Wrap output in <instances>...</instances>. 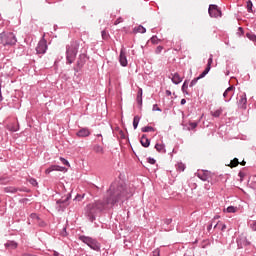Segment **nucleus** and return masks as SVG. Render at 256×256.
<instances>
[{"label":"nucleus","instance_id":"1","mask_svg":"<svg viewBox=\"0 0 256 256\" xmlns=\"http://www.w3.org/2000/svg\"><path fill=\"white\" fill-rule=\"evenodd\" d=\"M107 195L108 197L105 201H96L86 206V215L89 217L90 221L95 220L97 213H101V211H105L106 209H111L115 203L125 201V199H129L133 194L127 191V188L114 182L107 191Z\"/></svg>","mask_w":256,"mask_h":256},{"label":"nucleus","instance_id":"2","mask_svg":"<svg viewBox=\"0 0 256 256\" xmlns=\"http://www.w3.org/2000/svg\"><path fill=\"white\" fill-rule=\"evenodd\" d=\"M79 50V43L72 42L70 45L67 46L66 50V59L67 63L71 65V63L75 62V59L77 58V51Z\"/></svg>","mask_w":256,"mask_h":256},{"label":"nucleus","instance_id":"3","mask_svg":"<svg viewBox=\"0 0 256 256\" xmlns=\"http://www.w3.org/2000/svg\"><path fill=\"white\" fill-rule=\"evenodd\" d=\"M0 43L4 47L7 45L13 46L15 43H17V38L13 32H2L0 34Z\"/></svg>","mask_w":256,"mask_h":256},{"label":"nucleus","instance_id":"4","mask_svg":"<svg viewBox=\"0 0 256 256\" xmlns=\"http://www.w3.org/2000/svg\"><path fill=\"white\" fill-rule=\"evenodd\" d=\"M79 239L80 241L88 245V247H90L91 249H94V251H97V249H99V246L97 245V241L93 240L92 238L87 236H80Z\"/></svg>","mask_w":256,"mask_h":256},{"label":"nucleus","instance_id":"5","mask_svg":"<svg viewBox=\"0 0 256 256\" xmlns=\"http://www.w3.org/2000/svg\"><path fill=\"white\" fill-rule=\"evenodd\" d=\"M208 13L210 17H215V18L221 17V10L215 4H212L209 6Z\"/></svg>","mask_w":256,"mask_h":256},{"label":"nucleus","instance_id":"6","mask_svg":"<svg viewBox=\"0 0 256 256\" xmlns=\"http://www.w3.org/2000/svg\"><path fill=\"white\" fill-rule=\"evenodd\" d=\"M47 51V40L42 39L39 41L37 47H36V52L39 55H43Z\"/></svg>","mask_w":256,"mask_h":256},{"label":"nucleus","instance_id":"7","mask_svg":"<svg viewBox=\"0 0 256 256\" xmlns=\"http://www.w3.org/2000/svg\"><path fill=\"white\" fill-rule=\"evenodd\" d=\"M211 65H213V55H210L207 66L205 70L199 75V79H203V77H205L211 71Z\"/></svg>","mask_w":256,"mask_h":256},{"label":"nucleus","instance_id":"8","mask_svg":"<svg viewBox=\"0 0 256 256\" xmlns=\"http://www.w3.org/2000/svg\"><path fill=\"white\" fill-rule=\"evenodd\" d=\"M233 91H235V86L228 87L225 92L223 93L224 99H228L227 101H231L233 97Z\"/></svg>","mask_w":256,"mask_h":256},{"label":"nucleus","instance_id":"9","mask_svg":"<svg viewBox=\"0 0 256 256\" xmlns=\"http://www.w3.org/2000/svg\"><path fill=\"white\" fill-rule=\"evenodd\" d=\"M119 61H120V65H122V67H127V54H125V50L121 49L120 51V56H119Z\"/></svg>","mask_w":256,"mask_h":256},{"label":"nucleus","instance_id":"10","mask_svg":"<svg viewBox=\"0 0 256 256\" xmlns=\"http://www.w3.org/2000/svg\"><path fill=\"white\" fill-rule=\"evenodd\" d=\"M52 171H65V167H61L59 165H52L45 170V173L46 175H49V173H52Z\"/></svg>","mask_w":256,"mask_h":256},{"label":"nucleus","instance_id":"11","mask_svg":"<svg viewBox=\"0 0 256 256\" xmlns=\"http://www.w3.org/2000/svg\"><path fill=\"white\" fill-rule=\"evenodd\" d=\"M239 105H240V107H242V109L247 108V94L243 93L240 96Z\"/></svg>","mask_w":256,"mask_h":256},{"label":"nucleus","instance_id":"12","mask_svg":"<svg viewBox=\"0 0 256 256\" xmlns=\"http://www.w3.org/2000/svg\"><path fill=\"white\" fill-rule=\"evenodd\" d=\"M91 132L87 128H82L80 131L77 132L78 137H89Z\"/></svg>","mask_w":256,"mask_h":256},{"label":"nucleus","instance_id":"13","mask_svg":"<svg viewBox=\"0 0 256 256\" xmlns=\"http://www.w3.org/2000/svg\"><path fill=\"white\" fill-rule=\"evenodd\" d=\"M7 130L12 131L13 133H15L16 131H19V124L10 123V124L7 125Z\"/></svg>","mask_w":256,"mask_h":256},{"label":"nucleus","instance_id":"14","mask_svg":"<svg viewBox=\"0 0 256 256\" xmlns=\"http://www.w3.org/2000/svg\"><path fill=\"white\" fill-rule=\"evenodd\" d=\"M183 81V78L179 75V73H174L172 76V82L175 83V85H179Z\"/></svg>","mask_w":256,"mask_h":256},{"label":"nucleus","instance_id":"15","mask_svg":"<svg viewBox=\"0 0 256 256\" xmlns=\"http://www.w3.org/2000/svg\"><path fill=\"white\" fill-rule=\"evenodd\" d=\"M140 143L142 147H149V145H151V142L148 140L146 135H142Z\"/></svg>","mask_w":256,"mask_h":256},{"label":"nucleus","instance_id":"16","mask_svg":"<svg viewBox=\"0 0 256 256\" xmlns=\"http://www.w3.org/2000/svg\"><path fill=\"white\" fill-rule=\"evenodd\" d=\"M93 151L98 153L99 155H103V153H105V150L103 149V146L98 145V144L94 145Z\"/></svg>","mask_w":256,"mask_h":256},{"label":"nucleus","instance_id":"17","mask_svg":"<svg viewBox=\"0 0 256 256\" xmlns=\"http://www.w3.org/2000/svg\"><path fill=\"white\" fill-rule=\"evenodd\" d=\"M222 113H223V108H219L215 111H211L212 117H221Z\"/></svg>","mask_w":256,"mask_h":256},{"label":"nucleus","instance_id":"18","mask_svg":"<svg viewBox=\"0 0 256 256\" xmlns=\"http://www.w3.org/2000/svg\"><path fill=\"white\" fill-rule=\"evenodd\" d=\"M214 229H221V231H225L227 229V225L217 222L214 226Z\"/></svg>","mask_w":256,"mask_h":256},{"label":"nucleus","instance_id":"19","mask_svg":"<svg viewBox=\"0 0 256 256\" xmlns=\"http://www.w3.org/2000/svg\"><path fill=\"white\" fill-rule=\"evenodd\" d=\"M198 177L199 179H201V181H208L209 180V174L202 172V173H198Z\"/></svg>","mask_w":256,"mask_h":256},{"label":"nucleus","instance_id":"20","mask_svg":"<svg viewBox=\"0 0 256 256\" xmlns=\"http://www.w3.org/2000/svg\"><path fill=\"white\" fill-rule=\"evenodd\" d=\"M155 149L158 153H165V145L163 144H156Z\"/></svg>","mask_w":256,"mask_h":256},{"label":"nucleus","instance_id":"21","mask_svg":"<svg viewBox=\"0 0 256 256\" xmlns=\"http://www.w3.org/2000/svg\"><path fill=\"white\" fill-rule=\"evenodd\" d=\"M188 125H189L188 131H193V130L197 129L198 123L197 122H189Z\"/></svg>","mask_w":256,"mask_h":256},{"label":"nucleus","instance_id":"22","mask_svg":"<svg viewBox=\"0 0 256 256\" xmlns=\"http://www.w3.org/2000/svg\"><path fill=\"white\" fill-rule=\"evenodd\" d=\"M247 11L248 13H253V2L251 0L247 1Z\"/></svg>","mask_w":256,"mask_h":256},{"label":"nucleus","instance_id":"23","mask_svg":"<svg viewBox=\"0 0 256 256\" xmlns=\"http://www.w3.org/2000/svg\"><path fill=\"white\" fill-rule=\"evenodd\" d=\"M147 30L143 26H138L137 28H134L135 33H145Z\"/></svg>","mask_w":256,"mask_h":256},{"label":"nucleus","instance_id":"24","mask_svg":"<svg viewBox=\"0 0 256 256\" xmlns=\"http://www.w3.org/2000/svg\"><path fill=\"white\" fill-rule=\"evenodd\" d=\"M141 118H139V116H135L133 119V127L134 129H137V127L139 126V121Z\"/></svg>","mask_w":256,"mask_h":256},{"label":"nucleus","instance_id":"25","mask_svg":"<svg viewBox=\"0 0 256 256\" xmlns=\"http://www.w3.org/2000/svg\"><path fill=\"white\" fill-rule=\"evenodd\" d=\"M239 165V159L234 158L231 162L229 167H231L233 169V167H237Z\"/></svg>","mask_w":256,"mask_h":256},{"label":"nucleus","instance_id":"26","mask_svg":"<svg viewBox=\"0 0 256 256\" xmlns=\"http://www.w3.org/2000/svg\"><path fill=\"white\" fill-rule=\"evenodd\" d=\"M176 169H177V171H179L180 173L181 172H183V171H185V164H183V163H178L177 165H176Z\"/></svg>","mask_w":256,"mask_h":256},{"label":"nucleus","instance_id":"27","mask_svg":"<svg viewBox=\"0 0 256 256\" xmlns=\"http://www.w3.org/2000/svg\"><path fill=\"white\" fill-rule=\"evenodd\" d=\"M246 37H248V39H249L250 41H253V43H256V35H255V34H253V33H247V34H246Z\"/></svg>","mask_w":256,"mask_h":256},{"label":"nucleus","instance_id":"28","mask_svg":"<svg viewBox=\"0 0 256 256\" xmlns=\"http://www.w3.org/2000/svg\"><path fill=\"white\" fill-rule=\"evenodd\" d=\"M151 131H155V128H153L151 126H146V127L142 128L143 133H149Z\"/></svg>","mask_w":256,"mask_h":256},{"label":"nucleus","instance_id":"29","mask_svg":"<svg viewBox=\"0 0 256 256\" xmlns=\"http://www.w3.org/2000/svg\"><path fill=\"white\" fill-rule=\"evenodd\" d=\"M6 247H10L11 249H17V243L14 241L6 243Z\"/></svg>","mask_w":256,"mask_h":256},{"label":"nucleus","instance_id":"30","mask_svg":"<svg viewBox=\"0 0 256 256\" xmlns=\"http://www.w3.org/2000/svg\"><path fill=\"white\" fill-rule=\"evenodd\" d=\"M6 193H17V188L15 187H7L5 188Z\"/></svg>","mask_w":256,"mask_h":256},{"label":"nucleus","instance_id":"31","mask_svg":"<svg viewBox=\"0 0 256 256\" xmlns=\"http://www.w3.org/2000/svg\"><path fill=\"white\" fill-rule=\"evenodd\" d=\"M227 213H235L237 211V208L233 207V206H229L226 209Z\"/></svg>","mask_w":256,"mask_h":256},{"label":"nucleus","instance_id":"32","mask_svg":"<svg viewBox=\"0 0 256 256\" xmlns=\"http://www.w3.org/2000/svg\"><path fill=\"white\" fill-rule=\"evenodd\" d=\"M199 79H201V78H199V76H198L197 78H194V79L191 81V83H190V87H193V85H197V82L199 81Z\"/></svg>","mask_w":256,"mask_h":256},{"label":"nucleus","instance_id":"33","mask_svg":"<svg viewBox=\"0 0 256 256\" xmlns=\"http://www.w3.org/2000/svg\"><path fill=\"white\" fill-rule=\"evenodd\" d=\"M60 161L63 163V165H67V167H71V165L69 164V161H67L65 158L61 157Z\"/></svg>","mask_w":256,"mask_h":256},{"label":"nucleus","instance_id":"34","mask_svg":"<svg viewBox=\"0 0 256 256\" xmlns=\"http://www.w3.org/2000/svg\"><path fill=\"white\" fill-rule=\"evenodd\" d=\"M152 256H161V251L159 249L154 250Z\"/></svg>","mask_w":256,"mask_h":256},{"label":"nucleus","instance_id":"35","mask_svg":"<svg viewBox=\"0 0 256 256\" xmlns=\"http://www.w3.org/2000/svg\"><path fill=\"white\" fill-rule=\"evenodd\" d=\"M172 222H173V219H171V218L164 219L165 225H171Z\"/></svg>","mask_w":256,"mask_h":256},{"label":"nucleus","instance_id":"36","mask_svg":"<svg viewBox=\"0 0 256 256\" xmlns=\"http://www.w3.org/2000/svg\"><path fill=\"white\" fill-rule=\"evenodd\" d=\"M161 51H163V46H158V47L156 48V50H155V53H156L157 55H159V53H161Z\"/></svg>","mask_w":256,"mask_h":256},{"label":"nucleus","instance_id":"37","mask_svg":"<svg viewBox=\"0 0 256 256\" xmlns=\"http://www.w3.org/2000/svg\"><path fill=\"white\" fill-rule=\"evenodd\" d=\"M102 39H109V34L106 31H102Z\"/></svg>","mask_w":256,"mask_h":256},{"label":"nucleus","instance_id":"38","mask_svg":"<svg viewBox=\"0 0 256 256\" xmlns=\"http://www.w3.org/2000/svg\"><path fill=\"white\" fill-rule=\"evenodd\" d=\"M119 23H123V18H118V19L114 22V25H119Z\"/></svg>","mask_w":256,"mask_h":256},{"label":"nucleus","instance_id":"39","mask_svg":"<svg viewBox=\"0 0 256 256\" xmlns=\"http://www.w3.org/2000/svg\"><path fill=\"white\" fill-rule=\"evenodd\" d=\"M148 163H150V165H155L156 161L153 158H148Z\"/></svg>","mask_w":256,"mask_h":256},{"label":"nucleus","instance_id":"40","mask_svg":"<svg viewBox=\"0 0 256 256\" xmlns=\"http://www.w3.org/2000/svg\"><path fill=\"white\" fill-rule=\"evenodd\" d=\"M152 111H161V108H159V106H157V104H155L152 108Z\"/></svg>","mask_w":256,"mask_h":256},{"label":"nucleus","instance_id":"41","mask_svg":"<svg viewBox=\"0 0 256 256\" xmlns=\"http://www.w3.org/2000/svg\"><path fill=\"white\" fill-rule=\"evenodd\" d=\"M137 101L141 105L143 103V96H137Z\"/></svg>","mask_w":256,"mask_h":256},{"label":"nucleus","instance_id":"42","mask_svg":"<svg viewBox=\"0 0 256 256\" xmlns=\"http://www.w3.org/2000/svg\"><path fill=\"white\" fill-rule=\"evenodd\" d=\"M252 231H256V222H253L251 225H250Z\"/></svg>","mask_w":256,"mask_h":256},{"label":"nucleus","instance_id":"43","mask_svg":"<svg viewBox=\"0 0 256 256\" xmlns=\"http://www.w3.org/2000/svg\"><path fill=\"white\" fill-rule=\"evenodd\" d=\"M30 183H31V185H37V180H35V179H30Z\"/></svg>","mask_w":256,"mask_h":256},{"label":"nucleus","instance_id":"44","mask_svg":"<svg viewBox=\"0 0 256 256\" xmlns=\"http://www.w3.org/2000/svg\"><path fill=\"white\" fill-rule=\"evenodd\" d=\"M239 177H240V179H241V181H243V177H245V173H243V172H239Z\"/></svg>","mask_w":256,"mask_h":256},{"label":"nucleus","instance_id":"45","mask_svg":"<svg viewBox=\"0 0 256 256\" xmlns=\"http://www.w3.org/2000/svg\"><path fill=\"white\" fill-rule=\"evenodd\" d=\"M151 41H152V43H157V36H153L152 38H151Z\"/></svg>","mask_w":256,"mask_h":256},{"label":"nucleus","instance_id":"46","mask_svg":"<svg viewBox=\"0 0 256 256\" xmlns=\"http://www.w3.org/2000/svg\"><path fill=\"white\" fill-rule=\"evenodd\" d=\"M187 82H184V84L182 85V91H185V89H187Z\"/></svg>","mask_w":256,"mask_h":256},{"label":"nucleus","instance_id":"47","mask_svg":"<svg viewBox=\"0 0 256 256\" xmlns=\"http://www.w3.org/2000/svg\"><path fill=\"white\" fill-rule=\"evenodd\" d=\"M138 97H143V90L142 89L139 90Z\"/></svg>","mask_w":256,"mask_h":256},{"label":"nucleus","instance_id":"48","mask_svg":"<svg viewBox=\"0 0 256 256\" xmlns=\"http://www.w3.org/2000/svg\"><path fill=\"white\" fill-rule=\"evenodd\" d=\"M32 219H39V216L37 214H31Z\"/></svg>","mask_w":256,"mask_h":256},{"label":"nucleus","instance_id":"49","mask_svg":"<svg viewBox=\"0 0 256 256\" xmlns=\"http://www.w3.org/2000/svg\"><path fill=\"white\" fill-rule=\"evenodd\" d=\"M240 165H242L243 167H245V165H247V162H245V160H243L242 162H240Z\"/></svg>","mask_w":256,"mask_h":256},{"label":"nucleus","instance_id":"50","mask_svg":"<svg viewBox=\"0 0 256 256\" xmlns=\"http://www.w3.org/2000/svg\"><path fill=\"white\" fill-rule=\"evenodd\" d=\"M180 103H181V105H185V103H187V100L182 99Z\"/></svg>","mask_w":256,"mask_h":256},{"label":"nucleus","instance_id":"51","mask_svg":"<svg viewBox=\"0 0 256 256\" xmlns=\"http://www.w3.org/2000/svg\"><path fill=\"white\" fill-rule=\"evenodd\" d=\"M57 203H65L63 200H58Z\"/></svg>","mask_w":256,"mask_h":256},{"label":"nucleus","instance_id":"52","mask_svg":"<svg viewBox=\"0 0 256 256\" xmlns=\"http://www.w3.org/2000/svg\"><path fill=\"white\" fill-rule=\"evenodd\" d=\"M213 227V224H211L209 227H208V229H211Z\"/></svg>","mask_w":256,"mask_h":256},{"label":"nucleus","instance_id":"53","mask_svg":"<svg viewBox=\"0 0 256 256\" xmlns=\"http://www.w3.org/2000/svg\"><path fill=\"white\" fill-rule=\"evenodd\" d=\"M167 94H168V95H171V92H170V91H167Z\"/></svg>","mask_w":256,"mask_h":256},{"label":"nucleus","instance_id":"54","mask_svg":"<svg viewBox=\"0 0 256 256\" xmlns=\"http://www.w3.org/2000/svg\"><path fill=\"white\" fill-rule=\"evenodd\" d=\"M97 137H101V134H98Z\"/></svg>","mask_w":256,"mask_h":256},{"label":"nucleus","instance_id":"55","mask_svg":"<svg viewBox=\"0 0 256 256\" xmlns=\"http://www.w3.org/2000/svg\"><path fill=\"white\" fill-rule=\"evenodd\" d=\"M69 198H66L64 201H67Z\"/></svg>","mask_w":256,"mask_h":256},{"label":"nucleus","instance_id":"56","mask_svg":"<svg viewBox=\"0 0 256 256\" xmlns=\"http://www.w3.org/2000/svg\"><path fill=\"white\" fill-rule=\"evenodd\" d=\"M136 256H139V254H136Z\"/></svg>","mask_w":256,"mask_h":256}]
</instances>
